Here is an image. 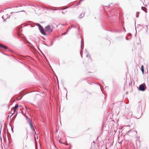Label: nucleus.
I'll list each match as a JSON object with an SVG mask.
<instances>
[{
    "label": "nucleus",
    "mask_w": 149,
    "mask_h": 149,
    "mask_svg": "<svg viewBox=\"0 0 149 149\" xmlns=\"http://www.w3.org/2000/svg\"><path fill=\"white\" fill-rule=\"evenodd\" d=\"M141 71L142 72V73L143 74L144 73V67H143V65H142L141 66Z\"/></svg>",
    "instance_id": "0eeeda50"
},
{
    "label": "nucleus",
    "mask_w": 149,
    "mask_h": 149,
    "mask_svg": "<svg viewBox=\"0 0 149 149\" xmlns=\"http://www.w3.org/2000/svg\"><path fill=\"white\" fill-rule=\"evenodd\" d=\"M37 25L38 26L39 29L40 30L41 33L43 35H45L46 34L44 32V30L43 28V27L40 24H38Z\"/></svg>",
    "instance_id": "f257e3e1"
},
{
    "label": "nucleus",
    "mask_w": 149,
    "mask_h": 149,
    "mask_svg": "<svg viewBox=\"0 0 149 149\" xmlns=\"http://www.w3.org/2000/svg\"><path fill=\"white\" fill-rule=\"evenodd\" d=\"M83 0H81V1H82Z\"/></svg>",
    "instance_id": "ddd939ff"
},
{
    "label": "nucleus",
    "mask_w": 149,
    "mask_h": 149,
    "mask_svg": "<svg viewBox=\"0 0 149 149\" xmlns=\"http://www.w3.org/2000/svg\"><path fill=\"white\" fill-rule=\"evenodd\" d=\"M26 147V146H24V145H23V149H24V148H25Z\"/></svg>",
    "instance_id": "1a4fd4ad"
},
{
    "label": "nucleus",
    "mask_w": 149,
    "mask_h": 149,
    "mask_svg": "<svg viewBox=\"0 0 149 149\" xmlns=\"http://www.w3.org/2000/svg\"><path fill=\"white\" fill-rule=\"evenodd\" d=\"M45 31L47 32H51V28L49 26H47L45 28Z\"/></svg>",
    "instance_id": "7ed1b4c3"
},
{
    "label": "nucleus",
    "mask_w": 149,
    "mask_h": 149,
    "mask_svg": "<svg viewBox=\"0 0 149 149\" xmlns=\"http://www.w3.org/2000/svg\"><path fill=\"white\" fill-rule=\"evenodd\" d=\"M27 138V134H26L24 138V139H26Z\"/></svg>",
    "instance_id": "6e6552de"
},
{
    "label": "nucleus",
    "mask_w": 149,
    "mask_h": 149,
    "mask_svg": "<svg viewBox=\"0 0 149 149\" xmlns=\"http://www.w3.org/2000/svg\"><path fill=\"white\" fill-rule=\"evenodd\" d=\"M28 122L29 123V124L30 125L31 129L32 130H33L36 133L35 130L34 129V127L31 123V122L30 121V120H29Z\"/></svg>",
    "instance_id": "20e7f679"
},
{
    "label": "nucleus",
    "mask_w": 149,
    "mask_h": 149,
    "mask_svg": "<svg viewBox=\"0 0 149 149\" xmlns=\"http://www.w3.org/2000/svg\"><path fill=\"white\" fill-rule=\"evenodd\" d=\"M18 104H16L14 108L13 109V110L14 113H13V114L15 113V112L16 111V109L18 107Z\"/></svg>",
    "instance_id": "39448f33"
},
{
    "label": "nucleus",
    "mask_w": 149,
    "mask_h": 149,
    "mask_svg": "<svg viewBox=\"0 0 149 149\" xmlns=\"http://www.w3.org/2000/svg\"><path fill=\"white\" fill-rule=\"evenodd\" d=\"M146 86L145 84L144 83L140 85L139 88V89L140 91H144L146 89Z\"/></svg>",
    "instance_id": "f03ea898"
},
{
    "label": "nucleus",
    "mask_w": 149,
    "mask_h": 149,
    "mask_svg": "<svg viewBox=\"0 0 149 149\" xmlns=\"http://www.w3.org/2000/svg\"><path fill=\"white\" fill-rule=\"evenodd\" d=\"M59 142H60L61 143H62V144H65V143H63L61 142V141H60V140H59Z\"/></svg>",
    "instance_id": "9d476101"
},
{
    "label": "nucleus",
    "mask_w": 149,
    "mask_h": 149,
    "mask_svg": "<svg viewBox=\"0 0 149 149\" xmlns=\"http://www.w3.org/2000/svg\"><path fill=\"white\" fill-rule=\"evenodd\" d=\"M1 47L4 49H8V47L7 46L3 44L1 45Z\"/></svg>",
    "instance_id": "423d86ee"
},
{
    "label": "nucleus",
    "mask_w": 149,
    "mask_h": 149,
    "mask_svg": "<svg viewBox=\"0 0 149 149\" xmlns=\"http://www.w3.org/2000/svg\"><path fill=\"white\" fill-rule=\"evenodd\" d=\"M136 17H138V16H139V14H136Z\"/></svg>",
    "instance_id": "9b49d317"
},
{
    "label": "nucleus",
    "mask_w": 149,
    "mask_h": 149,
    "mask_svg": "<svg viewBox=\"0 0 149 149\" xmlns=\"http://www.w3.org/2000/svg\"><path fill=\"white\" fill-rule=\"evenodd\" d=\"M2 45V44H0V47H1V45Z\"/></svg>",
    "instance_id": "f8f14e48"
}]
</instances>
